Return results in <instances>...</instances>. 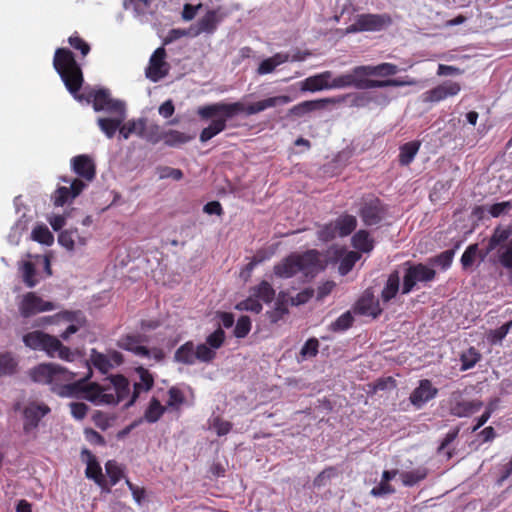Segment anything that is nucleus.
Listing matches in <instances>:
<instances>
[{"mask_svg": "<svg viewBox=\"0 0 512 512\" xmlns=\"http://www.w3.org/2000/svg\"><path fill=\"white\" fill-rule=\"evenodd\" d=\"M53 67L61 77L66 89L76 100L92 102L93 108L97 112H124V104L119 100L113 99L108 89H92L87 93L79 94L84 82L83 72L73 52L68 48H57L55 50Z\"/></svg>", "mask_w": 512, "mask_h": 512, "instance_id": "obj_1", "label": "nucleus"}, {"mask_svg": "<svg viewBox=\"0 0 512 512\" xmlns=\"http://www.w3.org/2000/svg\"><path fill=\"white\" fill-rule=\"evenodd\" d=\"M290 101L291 98L289 96L280 95L269 97L247 106L244 103L237 101L233 103L218 102L199 107L197 114L201 119L208 120L214 118L209 126L201 131L199 139L202 143L209 141L226 129L228 120L240 113L254 115L268 108L287 104Z\"/></svg>", "mask_w": 512, "mask_h": 512, "instance_id": "obj_2", "label": "nucleus"}, {"mask_svg": "<svg viewBox=\"0 0 512 512\" xmlns=\"http://www.w3.org/2000/svg\"><path fill=\"white\" fill-rule=\"evenodd\" d=\"M332 89H344V88H356L359 90H366L372 88H383V87H402V86H413L416 85V80L411 78L400 79H385L375 80L366 77L365 69L363 65L354 67L350 72L340 74L336 77L331 78Z\"/></svg>", "mask_w": 512, "mask_h": 512, "instance_id": "obj_3", "label": "nucleus"}, {"mask_svg": "<svg viewBox=\"0 0 512 512\" xmlns=\"http://www.w3.org/2000/svg\"><path fill=\"white\" fill-rule=\"evenodd\" d=\"M321 255L317 250H307L303 253H291L281 262L274 265L273 272L279 278H291L298 272L305 276H314L324 269Z\"/></svg>", "mask_w": 512, "mask_h": 512, "instance_id": "obj_4", "label": "nucleus"}, {"mask_svg": "<svg viewBox=\"0 0 512 512\" xmlns=\"http://www.w3.org/2000/svg\"><path fill=\"white\" fill-rule=\"evenodd\" d=\"M130 394L128 379L121 374L109 377V384L101 386L96 383L86 385L83 399L95 404H118Z\"/></svg>", "mask_w": 512, "mask_h": 512, "instance_id": "obj_5", "label": "nucleus"}, {"mask_svg": "<svg viewBox=\"0 0 512 512\" xmlns=\"http://www.w3.org/2000/svg\"><path fill=\"white\" fill-rule=\"evenodd\" d=\"M216 357V352L205 344L195 345L193 341L182 344L174 353V360L184 365H194L197 361L210 363Z\"/></svg>", "mask_w": 512, "mask_h": 512, "instance_id": "obj_6", "label": "nucleus"}, {"mask_svg": "<svg viewBox=\"0 0 512 512\" xmlns=\"http://www.w3.org/2000/svg\"><path fill=\"white\" fill-rule=\"evenodd\" d=\"M392 24V18L389 14H359L355 21L346 28V33L360 32H378L389 27Z\"/></svg>", "mask_w": 512, "mask_h": 512, "instance_id": "obj_7", "label": "nucleus"}, {"mask_svg": "<svg viewBox=\"0 0 512 512\" xmlns=\"http://www.w3.org/2000/svg\"><path fill=\"white\" fill-rule=\"evenodd\" d=\"M483 407V402L479 399L469 400L465 397V391L455 390L448 399V410L450 415L465 418L478 412Z\"/></svg>", "mask_w": 512, "mask_h": 512, "instance_id": "obj_8", "label": "nucleus"}, {"mask_svg": "<svg viewBox=\"0 0 512 512\" xmlns=\"http://www.w3.org/2000/svg\"><path fill=\"white\" fill-rule=\"evenodd\" d=\"M407 266L403 277L402 294H409L417 282H430L436 277V271L425 264H411L409 261L404 263Z\"/></svg>", "mask_w": 512, "mask_h": 512, "instance_id": "obj_9", "label": "nucleus"}, {"mask_svg": "<svg viewBox=\"0 0 512 512\" xmlns=\"http://www.w3.org/2000/svg\"><path fill=\"white\" fill-rule=\"evenodd\" d=\"M56 305L51 301H46L35 292L23 294L18 302V310L23 318H30L38 313L53 311Z\"/></svg>", "mask_w": 512, "mask_h": 512, "instance_id": "obj_10", "label": "nucleus"}, {"mask_svg": "<svg viewBox=\"0 0 512 512\" xmlns=\"http://www.w3.org/2000/svg\"><path fill=\"white\" fill-rule=\"evenodd\" d=\"M386 209L382 201L374 196L364 199L359 216L366 226L378 225L384 218Z\"/></svg>", "mask_w": 512, "mask_h": 512, "instance_id": "obj_11", "label": "nucleus"}, {"mask_svg": "<svg viewBox=\"0 0 512 512\" xmlns=\"http://www.w3.org/2000/svg\"><path fill=\"white\" fill-rule=\"evenodd\" d=\"M61 181L70 183V186H60L55 190L53 195V203L57 207H62L66 203L71 202L76 197H78L87 187V184L84 183V181L79 179H70L67 176L61 177Z\"/></svg>", "mask_w": 512, "mask_h": 512, "instance_id": "obj_12", "label": "nucleus"}, {"mask_svg": "<svg viewBox=\"0 0 512 512\" xmlns=\"http://www.w3.org/2000/svg\"><path fill=\"white\" fill-rule=\"evenodd\" d=\"M461 85L459 82L446 80L434 88L422 94V100L425 103H437L449 97L459 94Z\"/></svg>", "mask_w": 512, "mask_h": 512, "instance_id": "obj_13", "label": "nucleus"}, {"mask_svg": "<svg viewBox=\"0 0 512 512\" xmlns=\"http://www.w3.org/2000/svg\"><path fill=\"white\" fill-rule=\"evenodd\" d=\"M51 409L44 403H29L23 410V430L25 433H29L36 429L39 422L43 417L49 414Z\"/></svg>", "mask_w": 512, "mask_h": 512, "instance_id": "obj_14", "label": "nucleus"}, {"mask_svg": "<svg viewBox=\"0 0 512 512\" xmlns=\"http://www.w3.org/2000/svg\"><path fill=\"white\" fill-rule=\"evenodd\" d=\"M166 50L164 47L157 48L150 57L149 66L146 69V77L157 82L168 74V64L165 61Z\"/></svg>", "mask_w": 512, "mask_h": 512, "instance_id": "obj_15", "label": "nucleus"}, {"mask_svg": "<svg viewBox=\"0 0 512 512\" xmlns=\"http://www.w3.org/2000/svg\"><path fill=\"white\" fill-rule=\"evenodd\" d=\"M72 171L78 179L88 185L96 176V167L93 160L85 154L77 155L71 159Z\"/></svg>", "mask_w": 512, "mask_h": 512, "instance_id": "obj_16", "label": "nucleus"}, {"mask_svg": "<svg viewBox=\"0 0 512 512\" xmlns=\"http://www.w3.org/2000/svg\"><path fill=\"white\" fill-rule=\"evenodd\" d=\"M354 312L359 315L377 318L382 313L379 300L374 296L371 289L364 291L354 306Z\"/></svg>", "mask_w": 512, "mask_h": 512, "instance_id": "obj_17", "label": "nucleus"}, {"mask_svg": "<svg viewBox=\"0 0 512 512\" xmlns=\"http://www.w3.org/2000/svg\"><path fill=\"white\" fill-rule=\"evenodd\" d=\"M23 342L33 350H43L48 354L51 344L58 345V338L37 330L25 334Z\"/></svg>", "mask_w": 512, "mask_h": 512, "instance_id": "obj_18", "label": "nucleus"}, {"mask_svg": "<svg viewBox=\"0 0 512 512\" xmlns=\"http://www.w3.org/2000/svg\"><path fill=\"white\" fill-rule=\"evenodd\" d=\"M344 100V97H333V98H324V99H318V100H307L303 101L295 106H293L289 110V114L296 116V117H302L308 113H311L316 110H320L326 107L327 104H336L340 103Z\"/></svg>", "mask_w": 512, "mask_h": 512, "instance_id": "obj_19", "label": "nucleus"}, {"mask_svg": "<svg viewBox=\"0 0 512 512\" xmlns=\"http://www.w3.org/2000/svg\"><path fill=\"white\" fill-rule=\"evenodd\" d=\"M438 389L432 385L428 379L420 380L419 386L410 394V402L417 408H421L425 403L436 397Z\"/></svg>", "mask_w": 512, "mask_h": 512, "instance_id": "obj_20", "label": "nucleus"}, {"mask_svg": "<svg viewBox=\"0 0 512 512\" xmlns=\"http://www.w3.org/2000/svg\"><path fill=\"white\" fill-rule=\"evenodd\" d=\"M145 341L146 337L143 335L128 334L119 339L118 347L140 357H150V350L143 345Z\"/></svg>", "mask_w": 512, "mask_h": 512, "instance_id": "obj_21", "label": "nucleus"}, {"mask_svg": "<svg viewBox=\"0 0 512 512\" xmlns=\"http://www.w3.org/2000/svg\"><path fill=\"white\" fill-rule=\"evenodd\" d=\"M135 372L138 374L140 381L134 383L133 392L129 401L125 405L126 407L132 406L139 398L142 391L148 392L154 386V377L148 369L139 366L135 369Z\"/></svg>", "mask_w": 512, "mask_h": 512, "instance_id": "obj_22", "label": "nucleus"}, {"mask_svg": "<svg viewBox=\"0 0 512 512\" xmlns=\"http://www.w3.org/2000/svg\"><path fill=\"white\" fill-rule=\"evenodd\" d=\"M81 455L86 456L87 467L85 470V475L87 478L94 480V482L100 486L101 488L106 487V481L102 474V468L97 461L96 457L92 454L88 449H83Z\"/></svg>", "mask_w": 512, "mask_h": 512, "instance_id": "obj_23", "label": "nucleus"}, {"mask_svg": "<svg viewBox=\"0 0 512 512\" xmlns=\"http://www.w3.org/2000/svg\"><path fill=\"white\" fill-rule=\"evenodd\" d=\"M289 305L290 303L288 293L285 291H280L277 295L273 309L266 312L269 321L272 324H276L282 320L286 315L289 314Z\"/></svg>", "mask_w": 512, "mask_h": 512, "instance_id": "obj_24", "label": "nucleus"}, {"mask_svg": "<svg viewBox=\"0 0 512 512\" xmlns=\"http://www.w3.org/2000/svg\"><path fill=\"white\" fill-rule=\"evenodd\" d=\"M331 78V71H324L317 75L310 76L304 80L302 89L311 92L332 89Z\"/></svg>", "mask_w": 512, "mask_h": 512, "instance_id": "obj_25", "label": "nucleus"}, {"mask_svg": "<svg viewBox=\"0 0 512 512\" xmlns=\"http://www.w3.org/2000/svg\"><path fill=\"white\" fill-rule=\"evenodd\" d=\"M113 118H99L97 123L101 131L108 137L112 138L116 131L121 128V124L125 120V111L124 112H114Z\"/></svg>", "mask_w": 512, "mask_h": 512, "instance_id": "obj_26", "label": "nucleus"}, {"mask_svg": "<svg viewBox=\"0 0 512 512\" xmlns=\"http://www.w3.org/2000/svg\"><path fill=\"white\" fill-rule=\"evenodd\" d=\"M221 17L218 15V11L209 10L203 17H201L196 24L195 36L201 33L212 34L217 28Z\"/></svg>", "mask_w": 512, "mask_h": 512, "instance_id": "obj_27", "label": "nucleus"}, {"mask_svg": "<svg viewBox=\"0 0 512 512\" xmlns=\"http://www.w3.org/2000/svg\"><path fill=\"white\" fill-rule=\"evenodd\" d=\"M54 373L51 377V383L49 384L51 386V391L57 394V390L61 387L66 385L67 382L72 381L76 373L69 371L68 369L54 364Z\"/></svg>", "mask_w": 512, "mask_h": 512, "instance_id": "obj_28", "label": "nucleus"}, {"mask_svg": "<svg viewBox=\"0 0 512 512\" xmlns=\"http://www.w3.org/2000/svg\"><path fill=\"white\" fill-rule=\"evenodd\" d=\"M421 147L419 140L404 143L399 147L398 162L401 166H409Z\"/></svg>", "mask_w": 512, "mask_h": 512, "instance_id": "obj_29", "label": "nucleus"}, {"mask_svg": "<svg viewBox=\"0 0 512 512\" xmlns=\"http://www.w3.org/2000/svg\"><path fill=\"white\" fill-rule=\"evenodd\" d=\"M86 378L87 376L74 382H67L66 385L61 386L57 390V395H59L60 397L83 398L84 391L87 385Z\"/></svg>", "mask_w": 512, "mask_h": 512, "instance_id": "obj_30", "label": "nucleus"}, {"mask_svg": "<svg viewBox=\"0 0 512 512\" xmlns=\"http://www.w3.org/2000/svg\"><path fill=\"white\" fill-rule=\"evenodd\" d=\"M53 367L54 363L39 364L29 371V376L36 383L49 385L54 373Z\"/></svg>", "mask_w": 512, "mask_h": 512, "instance_id": "obj_31", "label": "nucleus"}, {"mask_svg": "<svg viewBox=\"0 0 512 512\" xmlns=\"http://www.w3.org/2000/svg\"><path fill=\"white\" fill-rule=\"evenodd\" d=\"M290 56L288 53H276L272 57L264 59L257 68V73L259 75H266L272 73L275 68L287 61H289Z\"/></svg>", "mask_w": 512, "mask_h": 512, "instance_id": "obj_32", "label": "nucleus"}, {"mask_svg": "<svg viewBox=\"0 0 512 512\" xmlns=\"http://www.w3.org/2000/svg\"><path fill=\"white\" fill-rule=\"evenodd\" d=\"M76 241L82 246L86 244V238L80 236L77 229L64 230L58 235L59 244L68 251L74 250Z\"/></svg>", "mask_w": 512, "mask_h": 512, "instance_id": "obj_33", "label": "nucleus"}, {"mask_svg": "<svg viewBox=\"0 0 512 512\" xmlns=\"http://www.w3.org/2000/svg\"><path fill=\"white\" fill-rule=\"evenodd\" d=\"M400 286V275L397 270L391 272L388 276L386 284L381 292L383 302L387 303L392 300L398 293Z\"/></svg>", "mask_w": 512, "mask_h": 512, "instance_id": "obj_34", "label": "nucleus"}, {"mask_svg": "<svg viewBox=\"0 0 512 512\" xmlns=\"http://www.w3.org/2000/svg\"><path fill=\"white\" fill-rule=\"evenodd\" d=\"M250 293L266 304L271 303L276 295L275 289L266 280H262L259 284L251 287Z\"/></svg>", "mask_w": 512, "mask_h": 512, "instance_id": "obj_35", "label": "nucleus"}, {"mask_svg": "<svg viewBox=\"0 0 512 512\" xmlns=\"http://www.w3.org/2000/svg\"><path fill=\"white\" fill-rule=\"evenodd\" d=\"M366 73V77L369 78L370 76H381V77H387L395 75L398 72V67L395 64L392 63H381L378 65H363Z\"/></svg>", "mask_w": 512, "mask_h": 512, "instance_id": "obj_36", "label": "nucleus"}, {"mask_svg": "<svg viewBox=\"0 0 512 512\" xmlns=\"http://www.w3.org/2000/svg\"><path fill=\"white\" fill-rule=\"evenodd\" d=\"M512 235V227H501L497 226L488 242L487 253L495 250L499 245L505 243Z\"/></svg>", "mask_w": 512, "mask_h": 512, "instance_id": "obj_37", "label": "nucleus"}, {"mask_svg": "<svg viewBox=\"0 0 512 512\" xmlns=\"http://www.w3.org/2000/svg\"><path fill=\"white\" fill-rule=\"evenodd\" d=\"M334 223L338 230V235L340 237H346L355 230L357 226V219L353 215L343 214L339 216Z\"/></svg>", "mask_w": 512, "mask_h": 512, "instance_id": "obj_38", "label": "nucleus"}, {"mask_svg": "<svg viewBox=\"0 0 512 512\" xmlns=\"http://www.w3.org/2000/svg\"><path fill=\"white\" fill-rule=\"evenodd\" d=\"M18 360L11 352L0 353V378L17 372Z\"/></svg>", "mask_w": 512, "mask_h": 512, "instance_id": "obj_39", "label": "nucleus"}, {"mask_svg": "<svg viewBox=\"0 0 512 512\" xmlns=\"http://www.w3.org/2000/svg\"><path fill=\"white\" fill-rule=\"evenodd\" d=\"M145 125L146 120L143 118H140L138 120H130L124 124L122 123L120 128V136L123 139H128L131 134H137L139 137H141Z\"/></svg>", "mask_w": 512, "mask_h": 512, "instance_id": "obj_40", "label": "nucleus"}, {"mask_svg": "<svg viewBox=\"0 0 512 512\" xmlns=\"http://www.w3.org/2000/svg\"><path fill=\"white\" fill-rule=\"evenodd\" d=\"M194 137L178 130L164 131V144L169 147H179L188 143Z\"/></svg>", "mask_w": 512, "mask_h": 512, "instance_id": "obj_41", "label": "nucleus"}, {"mask_svg": "<svg viewBox=\"0 0 512 512\" xmlns=\"http://www.w3.org/2000/svg\"><path fill=\"white\" fill-rule=\"evenodd\" d=\"M166 410V407L163 406L157 398L152 397L145 410L144 419L148 423H155L163 416Z\"/></svg>", "mask_w": 512, "mask_h": 512, "instance_id": "obj_42", "label": "nucleus"}, {"mask_svg": "<svg viewBox=\"0 0 512 512\" xmlns=\"http://www.w3.org/2000/svg\"><path fill=\"white\" fill-rule=\"evenodd\" d=\"M352 244L354 248L364 253L370 252L374 247L373 240L366 230L356 232L352 237Z\"/></svg>", "mask_w": 512, "mask_h": 512, "instance_id": "obj_43", "label": "nucleus"}, {"mask_svg": "<svg viewBox=\"0 0 512 512\" xmlns=\"http://www.w3.org/2000/svg\"><path fill=\"white\" fill-rule=\"evenodd\" d=\"M512 329V320L508 321L507 323L503 324L497 329H491L486 332V339L487 342L494 346V345H501L503 339L507 336L509 331Z\"/></svg>", "mask_w": 512, "mask_h": 512, "instance_id": "obj_44", "label": "nucleus"}, {"mask_svg": "<svg viewBox=\"0 0 512 512\" xmlns=\"http://www.w3.org/2000/svg\"><path fill=\"white\" fill-rule=\"evenodd\" d=\"M185 401L183 391L176 386H172L168 390V400L165 407L171 411H179Z\"/></svg>", "mask_w": 512, "mask_h": 512, "instance_id": "obj_45", "label": "nucleus"}, {"mask_svg": "<svg viewBox=\"0 0 512 512\" xmlns=\"http://www.w3.org/2000/svg\"><path fill=\"white\" fill-rule=\"evenodd\" d=\"M427 473L426 468L419 467L412 471L402 472L400 478L404 486L412 487L424 480L427 477Z\"/></svg>", "mask_w": 512, "mask_h": 512, "instance_id": "obj_46", "label": "nucleus"}, {"mask_svg": "<svg viewBox=\"0 0 512 512\" xmlns=\"http://www.w3.org/2000/svg\"><path fill=\"white\" fill-rule=\"evenodd\" d=\"M481 359V354L479 351L470 347L467 351L461 354V371H466L473 368Z\"/></svg>", "mask_w": 512, "mask_h": 512, "instance_id": "obj_47", "label": "nucleus"}, {"mask_svg": "<svg viewBox=\"0 0 512 512\" xmlns=\"http://www.w3.org/2000/svg\"><path fill=\"white\" fill-rule=\"evenodd\" d=\"M31 237L34 241L47 246L51 245L54 241V236L46 225H37L32 230Z\"/></svg>", "mask_w": 512, "mask_h": 512, "instance_id": "obj_48", "label": "nucleus"}, {"mask_svg": "<svg viewBox=\"0 0 512 512\" xmlns=\"http://www.w3.org/2000/svg\"><path fill=\"white\" fill-rule=\"evenodd\" d=\"M21 271L23 282L28 288H33L38 284V279L36 278V268L32 262H24L21 267Z\"/></svg>", "mask_w": 512, "mask_h": 512, "instance_id": "obj_49", "label": "nucleus"}, {"mask_svg": "<svg viewBox=\"0 0 512 512\" xmlns=\"http://www.w3.org/2000/svg\"><path fill=\"white\" fill-rule=\"evenodd\" d=\"M235 308L239 311H249L259 314L262 311L263 306L260 300L250 293L249 297L237 303Z\"/></svg>", "mask_w": 512, "mask_h": 512, "instance_id": "obj_50", "label": "nucleus"}, {"mask_svg": "<svg viewBox=\"0 0 512 512\" xmlns=\"http://www.w3.org/2000/svg\"><path fill=\"white\" fill-rule=\"evenodd\" d=\"M90 360L93 366L102 373H107L112 368L110 359L106 355L97 352L95 349L91 351Z\"/></svg>", "mask_w": 512, "mask_h": 512, "instance_id": "obj_51", "label": "nucleus"}, {"mask_svg": "<svg viewBox=\"0 0 512 512\" xmlns=\"http://www.w3.org/2000/svg\"><path fill=\"white\" fill-rule=\"evenodd\" d=\"M141 138L152 144H157L164 140V131H161L158 125H145Z\"/></svg>", "mask_w": 512, "mask_h": 512, "instance_id": "obj_52", "label": "nucleus"}, {"mask_svg": "<svg viewBox=\"0 0 512 512\" xmlns=\"http://www.w3.org/2000/svg\"><path fill=\"white\" fill-rule=\"evenodd\" d=\"M359 259H360V255L357 252H355V251L348 252L340 260L339 267H338L339 273L343 276L348 274L353 269V267L355 266L356 262Z\"/></svg>", "mask_w": 512, "mask_h": 512, "instance_id": "obj_53", "label": "nucleus"}, {"mask_svg": "<svg viewBox=\"0 0 512 512\" xmlns=\"http://www.w3.org/2000/svg\"><path fill=\"white\" fill-rule=\"evenodd\" d=\"M69 45L74 49L80 52L82 57H86L91 50V47L89 43H87L78 32H74L69 38H68Z\"/></svg>", "mask_w": 512, "mask_h": 512, "instance_id": "obj_54", "label": "nucleus"}, {"mask_svg": "<svg viewBox=\"0 0 512 512\" xmlns=\"http://www.w3.org/2000/svg\"><path fill=\"white\" fill-rule=\"evenodd\" d=\"M353 322L354 318L352 314L349 311H347L340 315L334 322L331 323L330 330L333 332L345 331L353 325Z\"/></svg>", "mask_w": 512, "mask_h": 512, "instance_id": "obj_55", "label": "nucleus"}, {"mask_svg": "<svg viewBox=\"0 0 512 512\" xmlns=\"http://www.w3.org/2000/svg\"><path fill=\"white\" fill-rule=\"evenodd\" d=\"M105 470L109 477L111 486L116 485L123 477V469L115 460H108L105 464Z\"/></svg>", "mask_w": 512, "mask_h": 512, "instance_id": "obj_56", "label": "nucleus"}, {"mask_svg": "<svg viewBox=\"0 0 512 512\" xmlns=\"http://www.w3.org/2000/svg\"><path fill=\"white\" fill-rule=\"evenodd\" d=\"M50 352L48 355L50 357H55L56 355L65 361H73L75 353L70 350V348L64 346L61 341L58 339V345L51 344Z\"/></svg>", "mask_w": 512, "mask_h": 512, "instance_id": "obj_57", "label": "nucleus"}, {"mask_svg": "<svg viewBox=\"0 0 512 512\" xmlns=\"http://www.w3.org/2000/svg\"><path fill=\"white\" fill-rule=\"evenodd\" d=\"M225 342V332L221 327H218L213 333L206 337V343H204L208 348L213 351L222 347Z\"/></svg>", "mask_w": 512, "mask_h": 512, "instance_id": "obj_58", "label": "nucleus"}, {"mask_svg": "<svg viewBox=\"0 0 512 512\" xmlns=\"http://www.w3.org/2000/svg\"><path fill=\"white\" fill-rule=\"evenodd\" d=\"M319 351V341L316 338L308 339L300 350L302 360L317 356Z\"/></svg>", "mask_w": 512, "mask_h": 512, "instance_id": "obj_59", "label": "nucleus"}, {"mask_svg": "<svg viewBox=\"0 0 512 512\" xmlns=\"http://www.w3.org/2000/svg\"><path fill=\"white\" fill-rule=\"evenodd\" d=\"M250 330L251 319L246 315H242L236 322L234 336L236 338H244L249 334Z\"/></svg>", "mask_w": 512, "mask_h": 512, "instance_id": "obj_60", "label": "nucleus"}, {"mask_svg": "<svg viewBox=\"0 0 512 512\" xmlns=\"http://www.w3.org/2000/svg\"><path fill=\"white\" fill-rule=\"evenodd\" d=\"M319 240L322 242H329L336 238L338 235V230L334 222H330L324 226H322L317 232Z\"/></svg>", "mask_w": 512, "mask_h": 512, "instance_id": "obj_61", "label": "nucleus"}, {"mask_svg": "<svg viewBox=\"0 0 512 512\" xmlns=\"http://www.w3.org/2000/svg\"><path fill=\"white\" fill-rule=\"evenodd\" d=\"M314 296V289L305 288L300 291L296 296H289V303L291 306H300L304 305L310 301V299Z\"/></svg>", "mask_w": 512, "mask_h": 512, "instance_id": "obj_62", "label": "nucleus"}, {"mask_svg": "<svg viewBox=\"0 0 512 512\" xmlns=\"http://www.w3.org/2000/svg\"><path fill=\"white\" fill-rule=\"evenodd\" d=\"M337 469L334 467H327L320 472L314 479L313 484L315 487H322L326 485V482L331 478L337 476Z\"/></svg>", "mask_w": 512, "mask_h": 512, "instance_id": "obj_63", "label": "nucleus"}, {"mask_svg": "<svg viewBox=\"0 0 512 512\" xmlns=\"http://www.w3.org/2000/svg\"><path fill=\"white\" fill-rule=\"evenodd\" d=\"M477 251H478L477 244H472L466 248V250L464 251V253L461 256V264H462L463 268H468L473 265L475 258H476Z\"/></svg>", "mask_w": 512, "mask_h": 512, "instance_id": "obj_64", "label": "nucleus"}]
</instances>
